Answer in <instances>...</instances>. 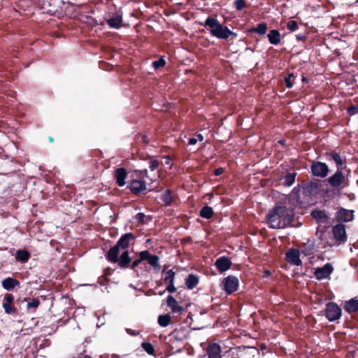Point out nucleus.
<instances>
[{"mask_svg":"<svg viewBox=\"0 0 358 358\" xmlns=\"http://www.w3.org/2000/svg\"><path fill=\"white\" fill-rule=\"evenodd\" d=\"M266 29V24L264 23H262L259 24L256 28H255L252 30L259 34H265Z\"/></svg>","mask_w":358,"mask_h":358,"instance_id":"473e14b6","label":"nucleus"},{"mask_svg":"<svg viewBox=\"0 0 358 358\" xmlns=\"http://www.w3.org/2000/svg\"><path fill=\"white\" fill-rule=\"evenodd\" d=\"M271 43L277 44L280 40V34L276 30H272L268 35Z\"/></svg>","mask_w":358,"mask_h":358,"instance_id":"5701e85b","label":"nucleus"},{"mask_svg":"<svg viewBox=\"0 0 358 358\" xmlns=\"http://www.w3.org/2000/svg\"><path fill=\"white\" fill-rule=\"evenodd\" d=\"M108 23L111 28L118 29L122 24V17L121 15L116 13L108 20Z\"/></svg>","mask_w":358,"mask_h":358,"instance_id":"dca6fc26","label":"nucleus"},{"mask_svg":"<svg viewBox=\"0 0 358 358\" xmlns=\"http://www.w3.org/2000/svg\"><path fill=\"white\" fill-rule=\"evenodd\" d=\"M349 110L350 111L352 110V113H355V108H350Z\"/></svg>","mask_w":358,"mask_h":358,"instance_id":"5fc2aeb1","label":"nucleus"},{"mask_svg":"<svg viewBox=\"0 0 358 358\" xmlns=\"http://www.w3.org/2000/svg\"><path fill=\"white\" fill-rule=\"evenodd\" d=\"M164 204L169 205L171 203L173 197L170 191H166L162 196Z\"/></svg>","mask_w":358,"mask_h":358,"instance_id":"2f4dec72","label":"nucleus"},{"mask_svg":"<svg viewBox=\"0 0 358 358\" xmlns=\"http://www.w3.org/2000/svg\"><path fill=\"white\" fill-rule=\"evenodd\" d=\"M213 214V210L211 207L205 206L203 207L200 212V215L201 217L208 219L212 217Z\"/></svg>","mask_w":358,"mask_h":358,"instance_id":"bb28decb","label":"nucleus"},{"mask_svg":"<svg viewBox=\"0 0 358 358\" xmlns=\"http://www.w3.org/2000/svg\"><path fill=\"white\" fill-rule=\"evenodd\" d=\"M197 142H198V138H196V137L195 138H191L189 140L188 145H195Z\"/></svg>","mask_w":358,"mask_h":358,"instance_id":"de8ad7c7","label":"nucleus"},{"mask_svg":"<svg viewBox=\"0 0 358 358\" xmlns=\"http://www.w3.org/2000/svg\"><path fill=\"white\" fill-rule=\"evenodd\" d=\"M167 305L173 313H180L183 310L182 307L178 304V301L172 296L168 297Z\"/></svg>","mask_w":358,"mask_h":358,"instance_id":"f3484780","label":"nucleus"},{"mask_svg":"<svg viewBox=\"0 0 358 358\" xmlns=\"http://www.w3.org/2000/svg\"><path fill=\"white\" fill-rule=\"evenodd\" d=\"M269 275H270V272H269V271H266L264 272V276H265V277H267V276H268Z\"/></svg>","mask_w":358,"mask_h":358,"instance_id":"864d4df0","label":"nucleus"},{"mask_svg":"<svg viewBox=\"0 0 358 358\" xmlns=\"http://www.w3.org/2000/svg\"><path fill=\"white\" fill-rule=\"evenodd\" d=\"M231 262L227 257H220L215 262V266L220 272L227 271L231 266Z\"/></svg>","mask_w":358,"mask_h":358,"instance_id":"4468645a","label":"nucleus"},{"mask_svg":"<svg viewBox=\"0 0 358 358\" xmlns=\"http://www.w3.org/2000/svg\"><path fill=\"white\" fill-rule=\"evenodd\" d=\"M196 138H198V141H203L204 139L203 136L201 134H198Z\"/></svg>","mask_w":358,"mask_h":358,"instance_id":"603ef678","label":"nucleus"},{"mask_svg":"<svg viewBox=\"0 0 358 358\" xmlns=\"http://www.w3.org/2000/svg\"><path fill=\"white\" fill-rule=\"evenodd\" d=\"M341 309L336 303H329L326 308V317L329 321H334L341 317Z\"/></svg>","mask_w":358,"mask_h":358,"instance_id":"20e7f679","label":"nucleus"},{"mask_svg":"<svg viewBox=\"0 0 358 358\" xmlns=\"http://www.w3.org/2000/svg\"><path fill=\"white\" fill-rule=\"evenodd\" d=\"M337 218L340 221L349 222L353 219V211L341 208L337 213Z\"/></svg>","mask_w":358,"mask_h":358,"instance_id":"2eb2a0df","label":"nucleus"},{"mask_svg":"<svg viewBox=\"0 0 358 358\" xmlns=\"http://www.w3.org/2000/svg\"><path fill=\"white\" fill-rule=\"evenodd\" d=\"M332 159L339 165L342 164V159L338 154L332 153L331 155Z\"/></svg>","mask_w":358,"mask_h":358,"instance_id":"79ce46f5","label":"nucleus"},{"mask_svg":"<svg viewBox=\"0 0 358 358\" xmlns=\"http://www.w3.org/2000/svg\"><path fill=\"white\" fill-rule=\"evenodd\" d=\"M199 282L198 278L194 275H189L186 279V285L189 289H192L196 286Z\"/></svg>","mask_w":358,"mask_h":358,"instance_id":"b1692460","label":"nucleus"},{"mask_svg":"<svg viewBox=\"0 0 358 358\" xmlns=\"http://www.w3.org/2000/svg\"><path fill=\"white\" fill-rule=\"evenodd\" d=\"M149 264L152 266L155 267L158 266L159 258L156 255H151L148 259Z\"/></svg>","mask_w":358,"mask_h":358,"instance_id":"c9c22d12","label":"nucleus"},{"mask_svg":"<svg viewBox=\"0 0 358 358\" xmlns=\"http://www.w3.org/2000/svg\"><path fill=\"white\" fill-rule=\"evenodd\" d=\"M159 165V163L155 161V160H152V161H150V169L151 171H154L157 169V167Z\"/></svg>","mask_w":358,"mask_h":358,"instance_id":"37998d69","label":"nucleus"},{"mask_svg":"<svg viewBox=\"0 0 358 358\" xmlns=\"http://www.w3.org/2000/svg\"><path fill=\"white\" fill-rule=\"evenodd\" d=\"M175 273L172 270L168 271L165 274L164 281L167 284L173 283Z\"/></svg>","mask_w":358,"mask_h":358,"instance_id":"c756f323","label":"nucleus"},{"mask_svg":"<svg viewBox=\"0 0 358 358\" xmlns=\"http://www.w3.org/2000/svg\"><path fill=\"white\" fill-rule=\"evenodd\" d=\"M344 308L348 313H355L358 311V300L351 299L346 301Z\"/></svg>","mask_w":358,"mask_h":358,"instance_id":"412c9836","label":"nucleus"},{"mask_svg":"<svg viewBox=\"0 0 358 358\" xmlns=\"http://www.w3.org/2000/svg\"><path fill=\"white\" fill-rule=\"evenodd\" d=\"M205 25L209 27L211 34L217 38L227 39L229 36H236V34L230 31L227 27H223L217 20L213 17L207 18Z\"/></svg>","mask_w":358,"mask_h":358,"instance_id":"7ed1b4c3","label":"nucleus"},{"mask_svg":"<svg viewBox=\"0 0 358 358\" xmlns=\"http://www.w3.org/2000/svg\"><path fill=\"white\" fill-rule=\"evenodd\" d=\"M119 250L120 248L115 245L108 252V259L112 262H117L118 259V254H119Z\"/></svg>","mask_w":358,"mask_h":358,"instance_id":"4be33fe9","label":"nucleus"},{"mask_svg":"<svg viewBox=\"0 0 358 358\" xmlns=\"http://www.w3.org/2000/svg\"><path fill=\"white\" fill-rule=\"evenodd\" d=\"M312 215L313 217L317 220L325 219L326 216L323 211L321 210H315L312 212Z\"/></svg>","mask_w":358,"mask_h":358,"instance_id":"f704fd0d","label":"nucleus"},{"mask_svg":"<svg viewBox=\"0 0 358 358\" xmlns=\"http://www.w3.org/2000/svg\"><path fill=\"white\" fill-rule=\"evenodd\" d=\"M29 253L26 250H18L16 254L17 259L25 262L29 259Z\"/></svg>","mask_w":358,"mask_h":358,"instance_id":"cd10ccee","label":"nucleus"},{"mask_svg":"<svg viewBox=\"0 0 358 358\" xmlns=\"http://www.w3.org/2000/svg\"><path fill=\"white\" fill-rule=\"evenodd\" d=\"M295 180V173H289L286 176L284 185L291 186Z\"/></svg>","mask_w":358,"mask_h":358,"instance_id":"7c9ffc66","label":"nucleus"},{"mask_svg":"<svg viewBox=\"0 0 358 358\" xmlns=\"http://www.w3.org/2000/svg\"><path fill=\"white\" fill-rule=\"evenodd\" d=\"M311 170L314 176L321 178L326 177L329 172L327 165L320 162H313L311 166Z\"/></svg>","mask_w":358,"mask_h":358,"instance_id":"423d86ee","label":"nucleus"},{"mask_svg":"<svg viewBox=\"0 0 358 358\" xmlns=\"http://www.w3.org/2000/svg\"><path fill=\"white\" fill-rule=\"evenodd\" d=\"M170 322L171 317L167 314L159 315L158 317V323L161 327H167L170 324Z\"/></svg>","mask_w":358,"mask_h":358,"instance_id":"393cba45","label":"nucleus"},{"mask_svg":"<svg viewBox=\"0 0 358 358\" xmlns=\"http://www.w3.org/2000/svg\"><path fill=\"white\" fill-rule=\"evenodd\" d=\"M141 259H138V260H136V261H134V262H133V264H132V268H135L136 266H138V264L141 262Z\"/></svg>","mask_w":358,"mask_h":358,"instance_id":"3c124183","label":"nucleus"},{"mask_svg":"<svg viewBox=\"0 0 358 358\" xmlns=\"http://www.w3.org/2000/svg\"><path fill=\"white\" fill-rule=\"evenodd\" d=\"M130 263V258L129 257V252L127 251H124L120 259V264L122 267H126Z\"/></svg>","mask_w":358,"mask_h":358,"instance_id":"a878e982","label":"nucleus"},{"mask_svg":"<svg viewBox=\"0 0 358 358\" xmlns=\"http://www.w3.org/2000/svg\"><path fill=\"white\" fill-rule=\"evenodd\" d=\"M292 78H293V75L290 74L287 78H285V82L288 88H291L293 86V83L292 81Z\"/></svg>","mask_w":358,"mask_h":358,"instance_id":"ea45409f","label":"nucleus"},{"mask_svg":"<svg viewBox=\"0 0 358 358\" xmlns=\"http://www.w3.org/2000/svg\"><path fill=\"white\" fill-rule=\"evenodd\" d=\"M165 64L166 62L163 57L160 58L159 60L152 62V66L156 69L163 67Z\"/></svg>","mask_w":358,"mask_h":358,"instance_id":"72a5a7b5","label":"nucleus"},{"mask_svg":"<svg viewBox=\"0 0 358 358\" xmlns=\"http://www.w3.org/2000/svg\"><path fill=\"white\" fill-rule=\"evenodd\" d=\"M287 27L290 31H293L297 29L298 24L296 21L292 20V21L288 22Z\"/></svg>","mask_w":358,"mask_h":358,"instance_id":"e433bc0d","label":"nucleus"},{"mask_svg":"<svg viewBox=\"0 0 358 358\" xmlns=\"http://www.w3.org/2000/svg\"><path fill=\"white\" fill-rule=\"evenodd\" d=\"M334 237L339 241L343 242L346 240L345 228L343 224H337L333 229Z\"/></svg>","mask_w":358,"mask_h":358,"instance_id":"f8f14e48","label":"nucleus"},{"mask_svg":"<svg viewBox=\"0 0 358 358\" xmlns=\"http://www.w3.org/2000/svg\"><path fill=\"white\" fill-rule=\"evenodd\" d=\"M13 296L10 294H6L4 296L3 307L7 314L13 313L15 310V308L13 306Z\"/></svg>","mask_w":358,"mask_h":358,"instance_id":"ddd939ff","label":"nucleus"},{"mask_svg":"<svg viewBox=\"0 0 358 358\" xmlns=\"http://www.w3.org/2000/svg\"><path fill=\"white\" fill-rule=\"evenodd\" d=\"M151 255L148 251H143L140 253L141 260H148L150 257Z\"/></svg>","mask_w":358,"mask_h":358,"instance_id":"a19ab883","label":"nucleus"},{"mask_svg":"<svg viewBox=\"0 0 358 358\" xmlns=\"http://www.w3.org/2000/svg\"><path fill=\"white\" fill-rule=\"evenodd\" d=\"M294 213L290 208L278 206L270 210L266 216L267 224L271 228L281 229L289 224Z\"/></svg>","mask_w":358,"mask_h":358,"instance_id":"f257e3e1","label":"nucleus"},{"mask_svg":"<svg viewBox=\"0 0 358 358\" xmlns=\"http://www.w3.org/2000/svg\"><path fill=\"white\" fill-rule=\"evenodd\" d=\"M162 163L164 165L169 166V165H171V159L169 157H166L164 158V160Z\"/></svg>","mask_w":358,"mask_h":358,"instance_id":"49530a36","label":"nucleus"},{"mask_svg":"<svg viewBox=\"0 0 358 358\" xmlns=\"http://www.w3.org/2000/svg\"><path fill=\"white\" fill-rule=\"evenodd\" d=\"M127 173L124 168H118L116 169L114 173V178H115L116 182L120 187L125 185V179L127 178Z\"/></svg>","mask_w":358,"mask_h":358,"instance_id":"9d476101","label":"nucleus"},{"mask_svg":"<svg viewBox=\"0 0 358 358\" xmlns=\"http://www.w3.org/2000/svg\"><path fill=\"white\" fill-rule=\"evenodd\" d=\"M2 287L6 290H11L19 285V282L13 278H7L2 280Z\"/></svg>","mask_w":358,"mask_h":358,"instance_id":"6ab92c4d","label":"nucleus"},{"mask_svg":"<svg viewBox=\"0 0 358 358\" xmlns=\"http://www.w3.org/2000/svg\"><path fill=\"white\" fill-rule=\"evenodd\" d=\"M166 289H167L169 292H171V293H173V292H176V287H174L173 283L169 284V285H168V287H167Z\"/></svg>","mask_w":358,"mask_h":358,"instance_id":"c03bdc74","label":"nucleus"},{"mask_svg":"<svg viewBox=\"0 0 358 358\" xmlns=\"http://www.w3.org/2000/svg\"><path fill=\"white\" fill-rule=\"evenodd\" d=\"M345 181V178L341 171H338L336 173L329 178V184L334 187L341 186Z\"/></svg>","mask_w":358,"mask_h":358,"instance_id":"1a4fd4ad","label":"nucleus"},{"mask_svg":"<svg viewBox=\"0 0 358 358\" xmlns=\"http://www.w3.org/2000/svg\"><path fill=\"white\" fill-rule=\"evenodd\" d=\"M235 4H236V7L238 10L243 9L245 6V3L244 0H236Z\"/></svg>","mask_w":358,"mask_h":358,"instance_id":"58836bf2","label":"nucleus"},{"mask_svg":"<svg viewBox=\"0 0 358 358\" xmlns=\"http://www.w3.org/2000/svg\"><path fill=\"white\" fill-rule=\"evenodd\" d=\"M133 176L134 178L131 181L129 187L131 191L135 194L144 192L147 189L146 184L148 180L150 181V183L153 182V180L148 176V171L145 169L134 171Z\"/></svg>","mask_w":358,"mask_h":358,"instance_id":"f03ea898","label":"nucleus"},{"mask_svg":"<svg viewBox=\"0 0 358 358\" xmlns=\"http://www.w3.org/2000/svg\"><path fill=\"white\" fill-rule=\"evenodd\" d=\"M224 172V169L222 168L217 169L215 171V176H220Z\"/></svg>","mask_w":358,"mask_h":358,"instance_id":"09e8293b","label":"nucleus"},{"mask_svg":"<svg viewBox=\"0 0 358 358\" xmlns=\"http://www.w3.org/2000/svg\"><path fill=\"white\" fill-rule=\"evenodd\" d=\"M224 289L227 294L236 291L238 287V280L235 276L229 275L223 280Z\"/></svg>","mask_w":358,"mask_h":358,"instance_id":"39448f33","label":"nucleus"},{"mask_svg":"<svg viewBox=\"0 0 358 358\" xmlns=\"http://www.w3.org/2000/svg\"><path fill=\"white\" fill-rule=\"evenodd\" d=\"M132 238L133 235L131 234H126L121 237L116 245L119 248L125 249L128 247L129 241Z\"/></svg>","mask_w":358,"mask_h":358,"instance_id":"aec40b11","label":"nucleus"},{"mask_svg":"<svg viewBox=\"0 0 358 358\" xmlns=\"http://www.w3.org/2000/svg\"><path fill=\"white\" fill-rule=\"evenodd\" d=\"M333 271L331 264H327L323 267L317 268L315 271L316 278L319 280L325 279L329 277Z\"/></svg>","mask_w":358,"mask_h":358,"instance_id":"0eeeda50","label":"nucleus"},{"mask_svg":"<svg viewBox=\"0 0 358 358\" xmlns=\"http://www.w3.org/2000/svg\"><path fill=\"white\" fill-rule=\"evenodd\" d=\"M286 259L289 263L293 264L296 266L301 264L300 259V252L298 250L291 249L286 254Z\"/></svg>","mask_w":358,"mask_h":358,"instance_id":"6e6552de","label":"nucleus"},{"mask_svg":"<svg viewBox=\"0 0 358 358\" xmlns=\"http://www.w3.org/2000/svg\"><path fill=\"white\" fill-rule=\"evenodd\" d=\"M221 349L217 344H212L208 347V354L209 358H220Z\"/></svg>","mask_w":358,"mask_h":358,"instance_id":"a211bd4d","label":"nucleus"},{"mask_svg":"<svg viewBox=\"0 0 358 358\" xmlns=\"http://www.w3.org/2000/svg\"><path fill=\"white\" fill-rule=\"evenodd\" d=\"M39 305V301L36 299H34L31 301L27 303L28 308H36Z\"/></svg>","mask_w":358,"mask_h":358,"instance_id":"4c0bfd02","label":"nucleus"},{"mask_svg":"<svg viewBox=\"0 0 358 358\" xmlns=\"http://www.w3.org/2000/svg\"><path fill=\"white\" fill-rule=\"evenodd\" d=\"M144 214L143 213H138L136 215V219L139 221V222H142L143 220V217H144Z\"/></svg>","mask_w":358,"mask_h":358,"instance_id":"8fccbe9b","label":"nucleus"},{"mask_svg":"<svg viewBox=\"0 0 358 358\" xmlns=\"http://www.w3.org/2000/svg\"><path fill=\"white\" fill-rule=\"evenodd\" d=\"M126 331H127V334H129V335H131V336H136V335L139 334L138 331H136L135 330H132L130 329H127Z\"/></svg>","mask_w":358,"mask_h":358,"instance_id":"a18cd8bd","label":"nucleus"},{"mask_svg":"<svg viewBox=\"0 0 358 358\" xmlns=\"http://www.w3.org/2000/svg\"><path fill=\"white\" fill-rule=\"evenodd\" d=\"M143 140L144 142H147L145 136H143Z\"/></svg>","mask_w":358,"mask_h":358,"instance_id":"6e6d98bb","label":"nucleus"},{"mask_svg":"<svg viewBox=\"0 0 358 358\" xmlns=\"http://www.w3.org/2000/svg\"><path fill=\"white\" fill-rule=\"evenodd\" d=\"M143 349L148 352L149 355H154L155 349L153 345L150 343L143 342L141 345Z\"/></svg>","mask_w":358,"mask_h":358,"instance_id":"c85d7f7f","label":"nucleus"},{"mask_svg":"<svg viewBox=\"0 0 358 358\" xmlns=\"http://www.w3.org/2000/svg\"><path fill=\"white\" fill-rule=\"evenodd\" d=\"M301 253L304 256H309L313 254L315 251V243L313 240L308 239L300 247Z\"/></svg>","mask_w":358,"mask_h":358,"instance_id":"9b49d317","label":"nucleus"}]
</instances>
